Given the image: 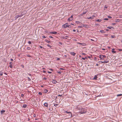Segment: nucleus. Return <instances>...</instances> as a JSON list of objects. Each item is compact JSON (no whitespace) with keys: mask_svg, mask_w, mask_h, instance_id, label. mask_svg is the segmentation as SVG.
<instances>
[{"mask_svg":"<svg viewBox=\"0 0 122 122\" xmlns=\"http://www.w3.org/2000/svg\"><path fill=\"white\" fill-rule=\"evenodd\" d=\"M73 20V19H72L71 18H70V17L68 19V20L69 21H71L72 20Z\"/></svg>","mask_w":122,"mask_h":122,"instance_id":"15","label":"nucleus"},{"mask_svg":"<svg viewBox=\"0 0 122 122\" xmlns=\"http://www.w3.org/2000/svg\"><path fill=\"white\" fill-rule=\"evenodd\" d=\"M50 32V34H55L57 33V32L56 31H54V32Z\"/></svg>","mask_w":122,"mask_h":122,"instance_id":"8","label":"nucleus"},{"mask_svg":"<svg viewBox=\"0 0 122 122\" xmlns=\"http://www.w3.org/2000/svg\"><path fill=\"white\" fill-rule=\"evenodd\" d=\"M87 58H89V59H91V58H92V56H88L87 57Z\"/></svg>","mask_w":122,"mask_h":122,"instance_id":"30","label":"nucleus"},{"mask_svg":"<svg viewBox=\"0 0 122 122\" xmlns=\"http://www.w3.org/2000/svg\"><path fill=\"white\" fill-rule=\"evenodd\" d=\"M21 66L23 68H24V66L23 65H21Z\"/></svg>","mask_w":122,"mask_h":122,"instance_id":"62","label":"nucleus"},{"mask_svg":"<svg viewBox=\"0 0 122 122\" xmlns=\"http://www.w3.org/2000/svg\"><path fill=\"white\" fill-rule=\"evenodd\" d=\"M28 43L29 44H31V41H29L28 42Z\"/></svg>","mask_w":122,"mask_h":122,"instance_id":"40","label":"nucleus"},{"mask_svg":"<svg viewBox=\"0 0 122 122\" xmlns=\"http://www.w3.org/2000/svg\"><path fill=\"white\" fill-rule=\"evenodd\" d=\"M86 12H83L82 13H81V15L82 16L83 15H84L86 14Z\"/></svg>","mask_w":122,"mask_h":122,"instance_id":"12","label":"nucleus"},{"mask_svg":"<svg viewBox=\"0 0 122 122\" xmlns=\"http://www.w3.org/2000/svg\"><path fill=\"white\" fill-rule=\"evenodd\" d=\"M18 15H16L15 16V18L16 19H17L18 18Z\"/></svg>","mask_w":122,"mask_h":122,"instance_id":"42","label":"nucleus"},{"mask_svg":"<svg viewBox=\"0 0 122 122\" xmlns=\"http://www.w3.org/2000/svg\"><path fill=\"white\" fill-rule=\"evenodd\" d=\"M114 50H115V49H112V52L113 53H116V51H114Z\"/></svg>","mask_w":122,"mask_h":122,"instance_id":"18","label":"nucleus"},{"mask_svg":"<svg viewBox=\"0 0 122 122\" xmlns=\"http://www.w3.org/2000/svg\"><path fill=\"white\" fill-rule=\"evenodd\" d=\"M119 18H122V15H120L119 16Z\"/></svg>","mask_w":122,"mask_h":122,"instance_id":"54","label":"nucleus"},{"mask_svg":"<svg viewBox=\"0 0 122 122\" xmlns=\"http://www.w3.org/2000/svg\"><path fill=\"white\" fill-rule=\"evenodd\" d=\"M42 37H43V38H46V37L45 36H42Z\"/></svg>","mask_w":122,"mask_h":122,"instance_id":"53","label":"nucleus"},{"mask_svg":"<svg viewBox=\"0 0 122 122\" xmlns=\"http://www.w3.org/2000/svg\"><path fill=\"white\" fill-rule=\"evenodd\" d=\"M68 116L69 117H72V114L71 112V114H68Z\"/></svg>","mask_w":122,"mask_h":122,"instance_id":"28","label":"nucleus"},{"mask_svg":"<svg viewBox=\"0 0 122 122\" xmlns=\"http://www.w3.org/2000/svg\"><path fill=\"white\" fill-rule=\"evenodd\" d=\"M65 113H67L68 114H71V112H68L67 111H65Z\"/></svg>","mask_w":122,"mask_h":122,"instance_id":"19","label":"nucleus"},{"mask_svg":"<svg viewBox=\"0 0 122 122\" xmlns=\"http://www.w3.org/2000/svg\"><path fill=\"white\" fill-rule=\"evenodd\" d=\"M78 27L79 28H82V26H78Z\"/></svg>","mask_w":122,"mask_h":122,"instance_id":"60","label":"nucleus"},{"mask_svg":"<svg viewBox=\"0 0 122 122\" xmlns=\"http://www.w3.org/2000/svg\"><path fill=\"white\" fill-rule=\"evenodd\" d=\"M76 23L77 24H79L80 23V22L78 21H76Z\"/></svg>","mask_w":122,"mask_h":122,"instance_id":"29","label":"nucleus"},{"mask_svg":"<svg viewBox=\"0 0 122 122\" xmlns=\"http://www.w3.org/2000/svg\"><path fill=\"white\" fill-rule=\"evenodd\" d=\"M107 17L109 18H112V17L111 16H108Z\"/></svg>","mask_w":122,"mask_h":122,"instance_id":"44","label":"nucleus"},{"mask_svg":"<svg viewBox=\"0 0 122 122\" xmlns=\"http://www.w3.org/2000/svg\"><path fill=\"white\" fill-rule=\"evenodd\" d=\"M120 20L119 19H116L115 20V22H119L120 21Z\"/></svg>","mask_w":122,"mask_h":122,"instance_id":"23","label":"nucleus"},{"mask_svg":"<svg viewBox=\"0 0 122 122\" xmlns=\"http://www.w3.org/2000/svg\"><path fill=\"white\" fill-rule=\"evenodd\" d=\"M58 96H61V97H62V95H60V94H59V95H58Z\"/></svg>","mask_w":122,"mask_h":122,"instance_id":"61","label":"nucleus"},{"mask_svg":"<svg viewBox=\"0 0 122 122\" xmlns=\"http://www.w3.org/2000/svg\"><path fill=\"white\" fill-rule=\"evenodd\" d=\"M23 15L22 14H21V15H18V17H21Z\"/></svg>","mask_w":122,"mask_h":122,"instance_id":"24","label":"nucleus"},{"mask_svg":"<svg viewBox=\"0 0 122 122\" xmlns=\"http://www.w3.org/2000/svg\"><path fill=\"white\" fill-rule=\"evenodd\" d=\"M28 81H31V79L29 77H28Z\"/></svg>","mask_w":122,"mask_h":122,"instance_id":"34","label":"nucleus"},{"mask_svg":"<svg viewBox=\"0 0 122 122\" xmlns=\"http://www.w3.org/2000/svg\"><path fill=\"white\" fill-rule=\"evenodd\" d=\"M122 94H119L117 95V97H119L120 96H122Z\"/></svg>","mask_w":122,"mask_h":122,"instance_id":"31","label":"nucleus"},{"mask_svg":"<svg viewBox=\"0 0 122 122\" xmlns=\"http://www.w3.org/2000/svg\"><path fill=\"white\" fill-rule=\"evenodd\" d=\"M71 27V26L70 25H68V26L67 27H68L69 28H70Z\"/></svg>","mask_w":122,"mask_h":122,"instance_id":"46","label":"nucleus"},{"mask_svg":"<svg viewBox=\"0 0 122 122\" xmlns=\"http://www.w3.org/2000/svg\"><path fill=\"white\" fill-rule=\"evenodd\" d=\"M49 37L50 38H53V37L52 36H49Z\"/></svg>","mask_w":122,"mask_h":122,"instance_id":"56","label":"nucleus"},{"mask_svg":"<svg viewBox=\"0 0 122 122\" xmlns=\"http://www.w3.org/2000/svg\"><path fill=\"white\" fill-rule=\"evenodd\" d=\"M44 105L45 106L47 107H48V104L47 103L45 102L44 104Z\"/></svg>","mask_w":122,"mask_h":122,"instance_id":"5","label":"nucleus"},{"mask_svg":"<svg viewBox=\"0 0 122 122\" xmlns=\"http://www.w3.org/2000/svg\"><path fill=\"white\" fill-rule=\"evenodd\" d=\"M98 62L100 63H103V61H99Z\"/></svg>","mask_w":122,"mask_h":122,"instance_id":"38","label":"nucleus"},{"mask_svg":"<svg viewBox=\"0 0 122 122\" xmlns=\"http://www.w3.org/2000/svg\"><path fill=\"white\" fill-rule=\"evenodd\" d=\"M108 18H105L104 19V20H108Z\"/></svg>","mask_w":122,"mask_h":122,"instance_id":"47","label":"nucleus"},{"mask_svg":"<svg viewBox=\"0 0 122 122\" xmlns=\"http://www.w3.org/2000/svg\"><path fill=\"white\" fill-rule=\"evenodd\" d=\"M27 49L28 50H30L31 49V48L29 47H27Z\"/></svg>","mask_w":122,"mask_h":122,"instance_id":"32","label":"nucleus"},{"mask_svg":"<svg viewBox=\"0 0 122 122\" xmlns=\"http://www.w3.org/2000/svg\"><path fill=\"white\" fill-rule=\"evenodd\" d=\"M27 105L26 104H24L23 106V107L24 108H25L27 107Z\"/></svg>","mask_w":122,"mask_h":122,"instance_id":"21","label":"nucleus"},{"mask_svg":"<svg viewBox=\"0 0 122 122\" xmlns=\"http://www.w3.org/2000/svg\"><path fill=\"white\" fill-rule=\"evenodd\" d=\"M68 23H66L64 24L63 25V26L64 28H66L68 27Z\"/></svg>","mask_w":122,"mask_h":122,"instance_id":"2","label":"nucleus"},{"mask_svg":"<svg viewBox=\"0 0 122 122\" xmlns=\"http://www.w3.org/2000/svg\"><path fill=\"white\" fill-rule=\"evenodd\" d=\"M48 73H51V72L50 71H48Z\"/></svg>","mask_w":122,"mask_h":122,"instance_id":"64","label":"nucleus"},{"mask_svg":"<svg viewBox=\"0 0 122 122\" xmlns=\"http://www.w3.org/2000/svg\"><path fill=\"white\" fill-rule=\"evenodd\" d=\"M12 64H13V63L11 62H10V65H12Z\"/></svg>","mask_w":122,"mask_h":122,"instance_id":"49","label":"nucleus"},{"mask_svg":"<svg viewBox=\"0 0 122 122\" xmlns=\"http://www.w3.org/2000/svg\"><path fill=\"white\" fill-rule=\"evenodd\" d=\"M80 110V112L81 114L85 113L86 112V109L85 108H82L80 107L78 108Z\"/></svg>","mask_w":122,"mask_h":122,"instance_id":"1","label":"nucleus"},{"mask_svg":"<svg viewBox=\"0 0 122 122\" xmlns=\"http://www.w3.org/2000/svg\"><path fill=\"white\" fill-rule=\"evenodd\" d=\"M0 75L1 76H2L3 75V72L2 71H0Z\"/></svg>","mask_w":122,"mask_h":122,"instance_id":"27","label":"nucleus"},{"mask_svg":"<svg viewBox=\"0 0 122 122\" xmlns=\"http://www.w3.org/2000/svg\"><path fill=\"white\" fill-rule=\"evenodd\" d=\"M99 58H100L101 60H104V59L102 57H99Z\"/></svg>","mask_w":122,"mask_h":122,"instance_id":"25","label":"nucleus"},{"mask_svg":"<svg viewBox=\"0 0 122 122\" xmlns=\"http://www.w3.org/2000/svg\"><path fill=\"white\" fill-rule=\"evenodd\" d=\"M97 75H95L94 77L93 78V80H97Z\"/></svg>","mask_w":122,"mask_h":122,"instance_id":"6","label":"nucleus"},{"mask_svg":"<svg viewBox=\"0 0 122 122\" xmlns=\"http://www.w3.org/2000/svg\"><path fill=\"white\" fill-rule=\"evenodd\" d=\"M102 20H101V19H99L97 20V21L98 22H100Z\"/></svg>","mask_w":122,"mask_h":122,"instance_id":"26","label":"nucleus"},{"mask_svg":"<svg viewBox=\"0 0 122 122\" xmlns=\"http://www.w3.org/2000/svg\"><path fill=\"white\" fill-rule=\"evenodd\" d=\"M47 78H46L44 77V79L45 80H46L47 79Z\"/></svg>","mask_w":122,"mask_h":122,"instance_id":"58","label":"nucleus"},{"mask_svg":"<svg viewBox=\"0 0 122 122\" xmlns=\"http://www.w3.org/2000/svg\"><path fill=\"white\" fill-rule=\"evenodd\" d=\"M82 59H83L84 60H85V59H87V57H85L84 58L83 57H82L81 58Z\"/></svg>","mask_w":122,"mask_h":122,"instance_id":"22","label":"nucleus"},{"mask_svg":"<svg viewBox=\"0 0 122 122\" xmlns=\"http://www.w3.org/2000/svg\"><path fill=\"white\" fill-rule=\"evenodd\" d=\"M68 37V36H63L62 37V38H63V39H67V38L66 37Z\"/></svg>","mask_w":122,"mask_h":122,"instance_id":"20","label":"nucleus"},{"mask_svg":"<svg viewBox=\"0 0 122 122\" xmlns=\"http://www.w3.org/2000/svg\"><path fill=\"white\" fill-rule=\"evenodd\" d=\"M13 59H10V61H13Z\"/></svg>","mask_w":122,"mask_h":122,"instance_id":"63","label":"nucleus"},{"mask_svg":"<svg viewBox=\"0 0 122 122\" xmlns=\"http://www.w3.org/2000/svg\"><path fill=\"white\" fill-rule=\"evenodd\" d=\"M97 59V58L96 57H95L94 58V60H96Z\"/></svg>","mask_w":122,"mask_h":122,"instance_id":"57","label":"nucleus"},{"mask_svg":"<svg viewBox=\"0 0 122 122\" xmlns=\"http://www.w3.org/2000/svg\"><path fill=\"white\" fill-rule=\"evenodd\" d=\"M9 67L10 68H12L13 67V66L12 65H10L9 66Z\"/></svg>","mask_w":122,"mask_h":122,"instance_id":"45","label":"nucleus"},{"mask_svg":"<svg viewBox=\"0 0 122 122\" xmlns=\"http://www.w3.org/2000/svg\"><path fill=\"white\" fill-rule=\"evenodd\" d=\"M104 30H105V31H106V32L107 31H109V30H108V29H104Z\"/></svg>","mask_w":122,"mask_h":122,"instance_id":"36","label":"nucleus"},{"mask_svg":"<svg viewBox=\"0 0 122 122\" xmlns=\"http://www.w3.org/2000/svg\"><path fill=\"white\" fill-rule=\"evenodd\" d=\"M108 61H103V63H107L108 62Z\"/></svg>","mask_w":122,"mask_h":122,"instance_id":"33","label":"nucleus"},{"mask_svg":"<svg viewBox=\"0 0 122 122\" xmlns=\"http://www.w3.org/2000/svg\"><path fill=\"white\" fill-rule=\"evenodd\" d=\"M59 44H60L61 45H62V43L61 42H59Z\"/></svg>","mask_w":122,"mask_h":122,"instance_id":"55","label":"nucleus"},{"mask_svg":"<svg viewBox=\"0 0 122 122\" xmlns=\"http://www.w3.org/2000/svg\"><path fill=\"white\" fill-rule=\"evenodd\" d=\"M95 17V16L94 15H92L91 17H89L87 18V19H91L92 20L94 19V17Z\"/></svg>","mask_w":122,"mask_h":122,"instance_id":"3","label":"nucleus"},{"mask_svg":"<svg viewBox=\"0 0 122 122\" xmlns=\"http://www.w3.org/2000/svg\"><path fill=\"white\" fill-rule=\"evenodd\" d=\"M100 32L102 33H105L106 32V31L105 30H101Z\"/></svg>","mask_w":122,"mask_h":122,"instance_id":"10","label":"nucleus"},{"mask_svg":"<svg viewBox=\"0 0 122 122\" xmlns=\"http://www.w3.org/2000/svg\"><path fill=\"white\" fill-rule=\"evenodd\" d=\"M78 44H79L82 46H86V44L85 43H78Z\"/></svg>","mask_w":122,"mask_h":122,"instance_id":"4","label":"nucleus"},{"mask_svg":"<svg viewBox=\"0 0 122 122\" xmlns=\"http://www.w3.org/2000/svg\"><path fill=\"white\" fill-rule=\"evenodd\" d=\"M111 36L112 38H113L115 37V36H114V35Z\"/></svg>","mask_w":122,"mask_h":122,"instance_id":"41","label":"nucleus"},{"mask_svg":"<svg viewBox=\"0 0 122 122\" xmlns=\"http://www.w3.org/2000/svg\"><path fill=\"white\" fill-rule=\"evenodd\" d=\"M38 94L40 95H41L42 94V93L41 92H39L38 93Z\"/></svg>","mask_w":122,"mask_h":122,"instance_id":"35","label":"nucleus"},{"mask_svg":"<svg viewBox=\"0 0 122 122\" xmlns=\"http://www.w3.org/2000/svg\"><path fill=\"white\" fill-rule=\"evenodd\" d=\"M33 116L34 117H36V115L35 114H34L33 115Z\"/></svg>","mask_w":122,"mask_h":122,"instance_id":"59","label":"nucleus"},{"mask_svg":"<svg viewBox=\"0 0 122 122\" xmlns=\"http://www.w3.org/2000/svg\"><path fill=\"white\" fill-rule=\"evenodd\" d=\"M58 105V104H54V106L55 107H56Z\"/></svg>","mask_w":122,"mask_h":122,"instance_id":"39","label":"nucleus"},{"mask_svg":"<svg viewBox=\"0 0 122 122\" xmlns=\"http://www.w3.org/2000/svg\"><path fill=\"white\" fill-rule=\"evenodd\" d=\"M52 82L53 83L55 84L57 82L56 81L53 80L52 81Z\"/></svg>","mask_w":122,"mask_h":122,"instance_id":"9","label":"nucleus"},{"mask_svg":"<svg viewBox=\"0 0 122 122\" xmlns=\"http://www.w3.org/2000/svg\"><path fill=\"white\" fill-rule=\"evenodd\" d=\"M43 91L44 93H46L48 92V91L46 89H44Z\"/></svg>","mask_w":122,"mask_h":122,"instance_id":"11","label":"nucleus"},{"mask_svg":"<svg viewBox=\"0 0 122 122\" xmlns=\"http://www.w3.org/2000/svg\"><path fill=\"white\" fill-rule=\"evenodd\" d=\"M57 72L60 74H61V72L60 71H58Z\"/></svg>","mask_w":122,"mask_h":122,"instance_id":"48","label":"nucleus"},{"mask_svg":"<svg viewBox=\"0 0 122 122\" xmlns=\"http://www.w3.org/2000/svg\"><path fill=\"white\" fill-rule=\"evenodd\" d=\"M45 41L49 43H50L51 42L50 41H48L47 40H45Z\"/></svg>","mask_w":122,"mask_h":122,"instance_id":"17","label":"nucleus"},{"mask_svg":"<svg viewBox=\"0 0 122 122\" xmlns=\"http://www.w3.org/2000/svg\"><path fill=\"white\" fill-rule=\"evenodd\" d=\"M83 26L86 28H88V26L87 25H83Z\"/></svg>","mask_w":122,"mask_h":122,"instance_id":"14","label":"nucleus"},{"mask_svg":"<svg viewBox=\"0 0 122 122\" xmlns=\"http://www.w3.org/2000/svg\"><path fill=\"white\" fill-rule=\"evenodd\" d=\"M107 28L111 30H113L114 29V28L113 27L108 26Z\"/></svg>","mask_w":122,"mask_h":122,"instance_id":"7","label":"nucleus"},{"mask_svg":"<svg viewBox=\"0 0 122 122\" xmlns=\"http://www.w3.org/2000/svg\"><path fill=\"white\" fill-rule=\"evenodd\" d=\"M5 112V110H2L1 111V114H3V113Z\"/></svg>","mask_w":122,"mask_h":122,"instance_id":"16","label":"nucleus"},{"mask_svg":"<svg viewBox=\"0 0 122 122\" xmlns=\"http://www.w3.org/2000/svg\"><path fill=\"white\" fill-rule=\"evenodd\" d=\"M47 46L49 47H51V46H50V45H49V44H47Z\"/></svg>","mask_w":122,"mask_h":122,"instance_id":"37","label":"nucleus"},{"mask_svg":"<svg viewBox=\"0 0 122 122\" xmlns=\"http://www.w3.org/2000/svg\"><path fill=\"white\" fill-rule=\"evenodd\" d=\"M73 15H72L70 17V18H71L72 19H73Z\"/></svg>","mask_w":122,"mask_h":122,"instance_id":"50","label":"nucleus"},{"mask_svg":"<svg viewBox=\"0 0 122 122\" xmlns=\"http://www.w3.org/2000/svg\"><path fill=\"white\" fill-rule=\"evenodd\" d=\"M24 96V95L23 94H21V97H23Z\"/></svg>","mask_w":122,"mask_h":122,"instance_id":"51","label":"nucleus"},{"mask_svg":"<svg viewBox=\"0 0 122 122\" xmlns=\"http://www.w3.org/2000/svg\"><path fill=\"white\" fill-rule=\"evenodd\" d=\"M27 56L28 57H30L31 56L27 54Z\"/></svg>","mask_w":122,"mask_h":122,"instance_id":"52","label":"nucleus"},{"mask_svg":"<svg viewBox=\"0 0 122 122\" xmlns=\"http://www.w3.org/2000/svg\"><path fill=\"white\" fill-rule=\"evenodd\" d=\"M60 70H64V69L63 68H60Z\"/></svg>","mask_w":122,"mask_h":122,"instance_id":"43","label":"nucleus"},{"mask_svg":"<svg viewBox=\"0 0 122 122\" xmlns=\"http://www.w3.org/2000/svg\"><path fill=\"white\" fill-rule=\"evenodd\" d=\"M99 57H102L104 59V58H106V56H105V55H99Z\"/></svg>","mask_w":122,"mask_h":122,"instance_id":"13","label":"nucleus"}]
</instances>
